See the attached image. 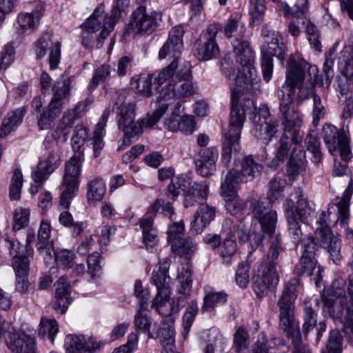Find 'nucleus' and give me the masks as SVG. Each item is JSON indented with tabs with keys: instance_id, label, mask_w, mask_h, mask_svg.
I'll return each mask as SVG.
<instances>
[{
	"instance_id": "obj_34",
	"label": "nucleus",
	"mask_w": 353,
	"mask_h": 353,
	"mask_svg": "<svg viewBox=\"0 0 353 353\" xmlns=\"http://www.w3.org/2000/svg\"><path fill=\"white\" fill-rule=\"evenodd\" d=\"M192 178L187 174H181L172 179L168 187V192L172 196V199L175 200L181 192H187L193 186Z\"/></svg>"
},
{
	"instance_id": "obj_9",
	"label": "nucleus",
	"mask_w": 353,
	"mask_h": 353,
	"mask_svg": "<svg viewBox=\"0 0 353 353\" xmlns=\"http://www.w3.org/2000/svg\"><path fill=\"white\" fill-rule=\"evenodd\" d=\"M118 126L123 132V143L130 145L132 139L142 134L143 127H147V119L134 121L135 105L132 103H122L119 107Z\"/></svg>"
},
{
	"instance_id": "obj_49",
	"label": "nucleus",
	"mask_w": 353,
	"mask_h": 353,
	"mask_svg": "<svg viewBox=\"0 0 353 353\" xmlns=\"http://www.w3.org/2000/svg\"><path fill=\"white\" fill-rule=\"evenodd\" d=\"M59 332V325L55 319L43 317L39 324V334L44 339H49L54 343V336Z\"/></svg>"
},
{
	"instance_id": "obj_59",
	"label": "nucleus",
	"mask_w": 353,
	"mask_h": 353,
	"mask_svg": "<svg viewBox=\"0 0 353 353\" xmlns=\"http://www.w3.org/2000/svg\"><path fill=\"white\" fill-rule=\"evenodd\" d=\"M192 268L188 264L182 265L178 269L177 279L181 283V293L185 294L190 290L192 282Z\"/></svg>"
},
{
	"instance_id": "obj_40",
	"label": "nucleus",
	"mask_w": 353,
	"mask_h": 353,
	"mask_svg": "<svg viewBox=\"0 0 353 353\" xmlns=\"http://www.w3.org/2000/svg\"><path fill=\"white\" fill-rule=\"evenodd\" d=\"M278 127L277 121L261 122L255 125L254 136L263 143H268L277 132Z\"/></svg>"
},
{
	"instance_id": "obj_10",
	"label": "nucleus",
	"mask_w": 353,
	"mask_h": 353,
	"mask_svg": "<svg viewBox=\"0 0 353 353\" xmlns=\"http://www.w3.org/2000/svg\"><path fill=\"white\" fill-rule=\"evenodd\" d=\"M177 67V64L174 61L166 68H165L157 77L153 76V84L155 88L163 85L165 83L164 88H168L171 86L176 85V82L179 83L180 88H194L198 87L197 83L193 81L190 69L185 70V72H180L177 76L174 77V72Z\"/></svg>"
},
{
	"instance_id": "obj_4",
	"label": "nucleus",
	"mask_w": 353,
	"mask_h": 353,
	"mask_svg": "<svg viewBox=\"0 0 353 353\" xmlns=\"http://www.w3.org/2000/svg\"><path fill=\"white\" fill-rule=\"evenodd\" d=\"M173 90H161L157 101L154 103V111L147 118L148 128L154 126L161 118L166 114L164 120V126L170 131H176L181 119L180 102L173 103L172 101L174 94Z\"/></svg>"
},
{
	"instance_id": "obj_20",
	"label": "nucleus",
	"mask_w": 353,
	"mask_h": 353,
	"mask_svg": "<svg viewBox=\"0 0 353 353\" xmlns=\"http://www.w3.org/2000/svg\"><path fill=\"white\" fill-rule=\"evenodd\" d=\"M218 157L219 152L216 148L212 147L201 150L195 159L197 173L203 177L212 175L216 170Z\"/></svg>"
},
{
	"instance_id": "obj_3",
	"label": "nucleus",
	"mask_w": 353,
	"mask_h": 353,
	"mask_svg": "<svg viewBox=\"0 0 353 353\" xmlns=\"http://www.w3.org/2000/svg\"><path fill=\"white\" fill-rule=\"evenodd\" d=\"M223 32L230 41L236 61L240 65L250 66L254 59V52L245 38V28L241 15L235 13L225 23Z\"/></svg>"
},
{
	"instance_id": "obj_38",
	"label": "nucleus",
	"mask_w": 353,
	"mask_h": 353,
	"mask_svg": "<svg viewBox=\"0 0 353 353\" xmlns=\"http://www.w3.org/2000/svg\"><path fill=\"white\" fill-rule=\"evenodd\" d=\"M241 182H245V179L240 174V172L231 170L228 172L221 183L222 194L229 195L235 194Z\"/></svg>"
},
{
	"instance_id": "obj_41",
	"label": "nucleus",
	"mask_w": 353,
	"mask_h": 353,
	"mask_svg": "<svg viewBox=\"0 0 353 353\" xmlns=\"http://www.w3.org/2000/svg\"><path fill=\"white\" fill-rule=\"evenodd\" d=\"M263 170L262 165L254 161L252 156H245L241 162L240 174L245 179V182L250 181L258 176Z\"/></svg>"
},
{
	"instance_id": "obj_52",
	"label": "nucleus",
	"mask_w": 353,
	"mask_h": 353,
	"mask_svg": "<svg viewBox=\"0 0 353 353\" xmlns=\"http://www.w3.org/2000/svg\"><path fill=\"white\" fill-rule=\"evenodd\" d=\"M346 283L341 278L335 279L330 287L325 289L322 294V299L324 297H332V299H347L345 295Z\"/></svg>"
},
{
	"instance_id": "obj_31",
	"label": "nucleus",
	"mask_w": 353,
	"mask_h": 353,
	"mask_svg": "<svg viewBox=\"0 0 353 353\" xmlns=\"http://www.w3.org/2000/svg\"><path fill=\"white\" fill-rule=\"evenodd\" d=\"M316 264L317 261L314 256H301L299 263L296 265L294 271L297 275L314 276L313 279L318 285L321 270Z\"/></svg>"
},
{
	"instance_id": "obj_62",
	"label": "nucleus",
	"mask_w": 353,
	"mask_h": 353,
	"mask_svg": "<svg viewBox=\"0 0 353 353\" xmlns=\"http://www.w3.org/2000/svg\"><path fill=\"white\" fill-rule=\"evenodd\" d=\"M108 17H105L99 9H96L92 16L83 23L81 26L86 30V31L94 32L101 28V23L104 24V21H107ZM104 25H103V27Z\"/></svg>"
},
{
	"instance_id": "obj_8",
	"label": "nucleus",
	"mask_w": 353,
	"mask_h": 353,
	"mask_svg": "<svg viewBox=\"0 0 353 353\" xmlns=\"http://www.w3.org/2000/svg\"><path fill=\"white\" fill-rule=\"evenodd\" d=\"M108 119V114L103 113L100 121L96 125L93 132L92 137H88L87 129L83 126H77L74 130L72 137V145L74 152L83 151L81 149L84 145L85 141L90 142L94 150L95 157H99L100 151L103 149L104 143L103 138L105 135V127Z\"/></svg>"
},
{
	"instance_id": "obj_50",
	"label": "nucleus",
	"mask_w": 353,
	"mask_h": 353,
	"mask_svg": "<svg viewBox=\"0 0 353 353\" xmlns=\"http://www.w3.org/2000/svg\"><path fill=\"white\" fill-rule=\"evenodd\" d=\"M265 11V0H250L249 14L253 26L261 23Z\"/></svg>"
},
{
	"instance_id": "obj_44",
	"label": "nucleus",
	"mask_w": 353,
	"mask_h": 353,
	"mask_svg": "<svg viewBox=\"0 0 353 353\" xmlns=\"http://www.w3.org/2000/svg\"><path fill=\"white\" fill-rule=\"evenodd\" d=\"M24 117V110L18 109L8 114L0 127V137L8 134L15 127L19 125Z\"/></svg>"
},
{
	"instance_id": "obj_39",
	"label": "nucleus",
	"mask_w": 353,
	"mask_h": 353,
	"mask_svg": "<svg viewBox=\"0 0 353 353\" xmlns=\"http://www.w3.org/2000/svg\"><path fill=\"white\" fill-rule=\"evenodd\" d=\"M237 251V244L232 239L231 235L227 234L219 248V254L222 263L225 265H230Z\"/></svg>"
},
{
	"instance_id": "obj_61",
	"label": "nucleus",
	"mask_w": 353,
	"mask_h": 353,
	"mask_svg": "<svg viewBox=\"0 0 353 353\" xmlns=\"http://www.w3.org/2000/svg\"><path fill=\"white\" fill-rule=\"evenodd\" d=\"M75 259V254L69 250H59L54 252V261L58 267L65 270L70 268Z\"/></svg>"
},
{
	"instance_id": "obj_51",
	"label": "nucleus",
	"mask_w": 353,
	"mask_h": 353,
	"mask_svg": "<svg viewBox=\"0 0 353 353\" xmlns=\"http://www.w3.org/2000/svg\"><path fill=\"white\" fill-rule=\"evenodd\" d=\"M87 102L82 101L78 103L74 109L68 110L65 112L61 119V124L65 125L63 129V134H68L67 128H70L74 120L80 117L81 113L86 110Z\"/></svg>"
},
{
	"instance_id": "obj_21",
	"label": "nucleus",
	"mask_w": 353,
	"mask_h": 353,
	"mask_svg": "<svg viewBox=\"0 0 353 353\" xmlns=\"http://www.w3.org/2000/svg\"><path fill=\"white\" fill-rule=\"evenodd\" d=\"M7 345L12 353H37L34 338L24 332L10 333Z\"/></svg>"
},
{
	"instance_id": "obj_48",
	"label": "nucleus",
	"mask_w": 353,
	"mask_h": 353,
	"mask_svg": "<svg viewBox=\"0 0 353 353\" xmlns=\"http://www.w3.org/2000/svg\"><path fill=\"white\" fill-rule=\"evenodd\" d=\"M283 251L284 248L281 245L279 236L276 235L272 237L266 257L263 262L278 266L279 256Z\"/></svg>"
},
{
	"instance_id": "obj_45",
	"label": "nucleus",
	"mask_w": 353,
	"mask_h": 353,
	"mask_svg": "<svg viewBox=\"0 0 353 353\" xmlns=\"http://www.w3.org/2000/svg\"><path fill=\"white\" fill-rule=\"evenodd\" d=\"M60 112L56 108L48 105L45 110L37 114V125L41 130H49L54 126V121L60 115Z\"/></svg>"
},
{
	"instance_id": "obj_2",
	"label": "nucleus",
	"mask_w": 353,
	"mask_h": 353,
	"mask_svg": "<svg viewBox=\"0 0 353 353\" xmlns=\"http://www.w3.org/2000/svg\"><path fill=\"white\" fill-rule=\"evenodd\" d=\"M256 110L252 94L248 90H233L231 94V111L229 129L224 133L225 141L232 144L234 151L240 150L239 140L248 112Z\"/></svg>"
},
{
	"instance_id": "obj_63",
	"label": "nucleus",
	"mask_w": 353,
	"mask_h": 353,
	"mask_svg": "<svg viewBox=\"0 0 353 353\" xmlns=\"http://www.w3.org/2000/svg\"><path fill=\"white\" fill-rule=\"evenodd\" d=\"M30 210L21 207L17 208L14 212L12 228L14 231L20 230L28 225Z\"/></svg>"
},
{
	"instance_id": "obj_55",
	"label": "nucleus",
	"mask_w": 353,
	"mask_h": 353,
	"mask_svg": "<svg viewBox=\"0 0 353 353\" xmlns=\"http://www.w3.org/2000/svg\"><path fill=\"white\" fill-rule=\"evenodd\" d=\"M227 294L221 292H210L205 294L203 299L202 310L210 312L214 307L221 305L226 301Z\"/></svg>"
},
{
	"instance_id": "obj_27",
	"label": "nucleus",
	"mask_w": 353,
	"mask_h": 353,
	"mask_svg": "<svg viewBox=\"0 0 353 353\" xmlns=\"http://www.w3.org/2000/svg\"><path fill=\"white\" fill-rule=\"evenodd\" d=\"M215 214L214 208L207 204H201L194 214L193 221H191V230L196 234L201 233L214 219Z\"/></svg>"
},
{
	"instance_id": "obj_47",
	"label": "nucleus",
	"mask_w": 353,
	"mask_h": 353,
	"mask_svg": "<svg viewBox=\"0 0 353 353\" xmlns=\"http://www.w3.org/2000/svg\"><path fill=\"white\" fill-rule=\"evenodd\" d=\"M19 261L13 265V268L16 275V290L21 292H25L28 288V281L27 279L28 272L29 270V264L23 263L19 264Z\"/></svg>"
},
{
	"instance_id": "obj_57",
	"label": "nucleus",
	"mask_w": 353,
	"mask_h": 353,
	"mask_svg": "<svg viewBox=\"0 0 353 353\" xmlns=\"http://www.w3.org/2000/svg\"><path fill=\"white\" fill-rule=\"evenodd\" d=\"M198 312V306L196 302L192 301L186 308L185 312L183 316V329L181 334L185 339L188 335L190 327L194 321L195 316Z\"/></svg>"
},
{
	"instance_id": "obj_14",
	"label": "nucleus",
	"mask_w": 353,
	"mask_h": 353,
	"mask_svg": "<svg viewBox=\"0 0 353 353\" xmlns=\"http://www.w3.org/2000/svg\"><path fill=\"white\" fill-rule=\"evenodd\" d=\"M335 50L330 49L328 52L325 53V61L323 63V71L325 75V80L323 81L322 75L319 74V70L315 65H310L307 70V83L308 88H316L317 87H329L330 84L334 77V55Z\"/></svg>"
},
{
	"instance_id": "obj_22",
	"label": "nucleus",
	"mask_w": 353,
	"mask_h": 353,
	"mask_svg": "<svg viewBox=\"0 0 353 353\" xmlns=\"http://www.w3.org/2000/svg\"><path fill=\"white\" fill-rule=\"evenodd\" d=\"M283 208L288 225L289 234L294 243H299L306 235L304 236L301 221L296 218L294 210V201L291 199H286L283 204Z\"/></svg>"
},
{
	"instance_id": "obj_54",
	"label": "nucleus",
	"mask_w": 353,
	"mask_h": 353,
	"mask_svg": "<svg viewBox=\"0 0 353 353\" xmlns=\"http://www.w3.org/2000/svg\"><path fill=\"white\" fill-rule=\"evenodd\" d=\"M223 196L225 209L231 214L237 215L245 210V201L235 194Z\"/></svg>"
},
{
	"instance_id": "obj_15",
	"label": "nucleus",
	"mask_w": 353,
	"mask_h": 353,
	"mask_svg": "<svg viewBox=\"0 0 353 353\" xmlns=\"http://www.w3.org/2000/svg\"><path fill=\"white\" fill-rule=\"evenodd\" d=\"M219 30V24L212 23L207 27L203 32L196 48L198 57L201 60H210L219 55V47L216 37Z\"/></svg>"
},
{
	"instance_id": "obj_16",
	"label": "nucleus",
	"mask_w": 353,
	"mask_h": 353,
	"mask_svg": "<svg viewBox=\"0 0 353 353\" xmlns=\"http://www.w3.org/2000/svg\"><path fill=\"white\" fill-rule=\"evenodd\" d=\"M316 236L320 246L327 252L330 259L338 264L341 259V241L339 236L333 234L330 228L326 226L317 228Z\"/></svg>"
},
{
	"instance_id": "obj_30",
	"label": "nucleus",
	"mask_w": 353,
	"mask_h": 353,
	"mask_svg": "<svg viewBox=\"0 0 353 353\" xmlns=\"http://www.w3.org/2000/svg\"><path fill=\"white\" fill-rule=\"evenodd\" d=\"M305 79V71L302 66L292 57L288 61L285 84L290 88L302 85Z\"/></svg>"
},
{
	"instance_id": "obj_5",
	"label": "nucleus",
	"mask_w": 353,
	"mask_h": 353,
	"mask_svg": "<svg viewBox=\"0 0 353 353\" xmlns=\"http://www.w3.org/2000/svg\"><path fill=\"white\" fill-rule=\"evenodd\" d=\"M299 285L300 282L297 278L291 279L285 283L276 303L279 311V328L287 335L298 327L294 321V313Z\"/></svg>"
},
{
	"instance_id": "obj_24",
	"label": "nucleus",
	"mask_w": 353,
	"mask_h": 353,
	"mask_svg": "<svg viewBox=\"0 0 353 353\" xmlns=\"http://www.w3.org/2000/svg\"><path fill=\"white\" fill-rule=\"evenodd\" d=\"M169 262L167 259L160 261L157 270H154L152 276V282L157 290V295H162L169 297L170 294V278L168 275Z\"/></svg>"
},
{
	"instance_id": "obj_7",
	"label": "nucleus",
	"mask_w": 353,
	"mask_h": 353,
	"mask_svg": "<svg viewBox=\"0 0 353 353\" xmlns=\"http://www.w3.org/2000/svg\"><path fill=\"white\" fill-rule=\"evenodd\" d=\"M261 35L265 39L261 50V65L263 79L269 81L273 72V57L282 60L285 52V46L282 36L279 32L270 28L267 25L262 27Z\"/></svg>"
},
{
	"instance_id": "obj_46",
	"label": "nucleus",
	"mask_w": 353,
	"mask_h": 353,
	"mask_svg": "<svg viewBox=\"0 0 353 353\" xmlns=\"http://www.w3.org/2000/svg\"><path fill=\"white\" fill-rule=\"evenodd\" d=\"M87 199L88 202L101 201L106 192L105 184L100 178H95L88 183Z\"/></svg>"
},
{
	"instance_id": "obj_60",
	"label": "nucleus",
	"mask_w": 353,
	"mask_h": 353,
	"mask_svg": "<svg viewBox=\"0 0 353 353\" xmlns=\"http://www.w3.org/2000/svg\"><path fill=\"white\" fill-rule=\"evenodd\" d=\"M350 299L347 306L343 331L349 342L353 343V287L350 289Z\"/></svg>"
},
{
	"instance_id": "obj_53",
	"label": "nucleus",
	"mask_w": 353,
	"mask_h": 353,
	"mask_svg": "<svg viewBox=\"0 0 353 353\" xmlns=\"http://www.w3.org/2000/svg\"><path fill=\"white\" fill-rule=\"evenodd\" d=\"M286 184V181L279 176L273 178L268 183L267 197L270 203H274L282 196V192Z\"/></svg>"
},
{
	"instance_id": "obj_37",
	"label": "nucleus",
	"mask_w": 353,
	"mask_h": 353,
	"mask_svg": "<svg viewBox=\"0 0 353 353\" xmlns=\"http://www.w3.org/2000/svg\"><path fill=\"white\" fill-rule=\"evenodd\" d=\"M309 98L312 99V123L314 126H316L319 125V121L325 117V107L322 103L321 97L314 92H309L308 90H303V98L299 97L298 102L301 103L303 101Z\"/></svg>"
},
{
	"instance_id": "obj_11",
	"label": "nucleus",
	"mask_w": 353,
	"mask_h": 353,
	"mask_svg": "<svg viewBox=\"0 0 353 353\" xmlns=\"http://www.w3.org/2000/svg\"><path fill=\"white\" fill-rule=\"evenodd\" d=\"M277 265L262 262L254 275L253 290L259 297L266 296L279 282Z\"/></svg>"
},
{
	"instance_id": "obj_6",
	"label": "nucleus",
	"mask_w": 353,
	"mask_h": 353,
	"mask_svg": "<svg viewBox=\"0 0 353 353\" xmlns=\"http://www.w3.org/2000/svg\"><path fill=\"white\" fill-rule=\"evenodd\" d=\"M84 161L83 151L74 152L73 156L65 164V172L60 187L59 205L64 209L70 207L73 198L79 190V177Z\"/></svg>"
},
{
	"instance_id": "obj_19",
	"label": "nucleus",
	"mask_w": 353,
	"mask_h": 353,
	"mask_svg": "<svg viewBox=\"0 0 353 353\" xmlns=\"http://www.w3.org/2000/svg\"><path fill=\"white\" fill-rule=\"evenodd\" d=\"M253 217L261 225V230L268 234L274 233L277 222V214L274 210H268L264 202L252 200L250 203Z\"/></svg>"
},
{
	"instance_id": "obj_56",
	"label": "nucleus",
	"mask_w": 353,
	"mask_h": 353,
	"mask_svg": "<svg viewBox=\"0 0 353 353\" xmlns=\"http://www.w3.org/2000/svg\"><path fill=\"white\" fill-rule=\"evenodd\" d=\"M8 247L10 250V254L13 256V265L19 260V264L24 263L29 264V256L25 252V248L20 244L18 241L6 239Z\"/></svg>"
},
{
	"instance_id": "obj_23",
	"label": "nucleus",
	"mask_w": 353,
	"mask_h": 353,
	"mask_svg": "<svg viewBox=\"0 0 353 353\" xmlns=\"http://www.w3.org/2000/svg\"><path fill=\"white\" fill-rule=\"evenodd\" d=\"M60 156L58 152L54 151L50 152L46 159L41 161L37 169L32 172V178L35 183H42L60 165Z\"/></svg>"
},
{
	"instance_id": "obj_42",
	"label": "nucleus",
	"mask_w": 353,
	"mask_h": 353,
	"mask_svg": "<svg viewBox=\"0 0 353 353\" xmlns=\"http://www.w3.org/2000/svg\"><path fill=\"white\" fill-rule=\"evenodd\" d=\"M171 248L176 255L189 259L196 250V243L192 238L186 237L172 243Z\"/></svg>"
},
{
	"instance_id": "obj_17",
	"label": "nucleus",
	"mask_w": 353,
	"mask_h": 353,
	"mask_svg": "<svg viewBox=\"0 0 353 353\" xmlns=\"http://www.w3.org/2000/svg\"><path fill=\"white\" fill-rule=\"evenodd\" d=\"M157 26V20L152 14L146 12L144 6H139L132 14L129 30L134 34H151Z\"/></svg>"
},
{
	"instance_id": "obj_28",
	"label": "nucleus",
	"mask_w": 353,
	"mask_h": 353,
	"mask_svg": "<svg viewBox=\"0 0 353 353\" xmlns=\"http://www.w3.org/2000/svg\"><path fill=\"white\" fill-rule=\"evenodd\" d=\"M353 287V285L348 288V299H332V297H324L323 310V312L325 315H328L334 319H339L342 321L341 319L343 314V305L346 306L349 304L350 295V289ZM347 309V307H345Z\"/></svg>"
},
{
	"instance_id": "obj_1",
	"label": "nucleus",
	"mask_w": 353,
	"mask_h": 353,
	"mask_svg": "<svg viewBox=\"0 0 353 353\" xmlns=\"http://www.w3.org/2000/svg\"><path fill=\"white\" fill-rule=\"evenodd\" d=\"M279 96L283 133L280 138L275 157L269 164L273 169L277 168L289 157L292 143L299 144L304 137V132L301 130L302 114L293 107L295 99L298 101L299 97L303 98V90H298V92L296 90H281Z\"/></svg>"
},
{
	"instance_id": "obj_29",
	"label": "nucleus",
	"mask_w": 353,
	"mask_h": 353,
	"mask_svg": "<svg viewBox=\"0 0 353 353\" xmlns=\"http://www.w3.org/2000/svg\"><path fill=\"white\" fill-rule=\"evenodd\" d=\"M208 194V185L206 182L194 183L193 186L184 194L183 205L185 208L196 203L200 205L205 201Z\"/></svg>"
},
{
	"instance_id": "obj_13",
	"label": "nucleus",
	"mask_w": 353,
	"mask_h": 353,
	"mask_svg": "<svg viewBox=\"0 0 353 353\" xmlns=\"http://www.w3.org/2000/svg\"><path fill=\"white\" fill-rule=\"evenodd\" d=\"M61 43L59 41H54L50 33L43 34L34 44V54L37 59L43 58L47 50H50L49 63L50 69L54 70L58 67L61 59Z\"/></svg>"
},
{
	"instance_id": "obj_43",
	"label": "nucleus",
	"mask_w": 353,
	"mask_h": 353,
	"mask_svg": "<svg viewBox=\"0 0 353 353\" xmlns=\"http://www.w3.org/2000/svg\"><path fill=\"white\" fill-rule=\"evenodd\" d=\"M93 342L90 339H86L83 335L70 334L65 339V347L67 353H79L85 348H88Z\"/></svg>"
},
{
	"instance_id": "obj_18",
	"label": "nucleus",
	"mask_w": 353,
	"mask_h": 353,
	"mask_svg": "<svg viewBox=\"0 0 353 353\" xmlns=\"http://www.w3.org/2000/svg\"><path fill=\"white\" fill-rule=\"evenodd\" d=\"M184 31L181 26L174 27L169 32L166 43L161 47L159 52L160 59L169 57L173 59L176 64V59L180 57L183 48V37Z\"/></svg>"
},
{
	"instance_id": "obj_36",
	"label": "nucleus",
	"mask_w": 353,
	"mask_h": 353,
	"mask_svg": "<svg viewBox=\"0 0 353 353\" xmlns=\"http://www.w3.org/2000/svg\"><path fill=\"white\" fill-rule=\"evenodd\" d=\"M254 63V61L249 67L245 65H241L245 70H247L249 77H248L247 74H245V72H239L234 79L235 85L237 87L248 88V86H250L252 88H256V87L259 86V83L260 82L261 79L256 75V70L253 67Z\"/></svg>"
},
{
	"instance_id": "obj_33",
	"label": "nucleus",
	"mask_w": 353,
	"mask_h": 353,
	"mask_svg": "<svg viewBox=\"0 0 353 353\" xmlns=\"http://www.w3.org/2000/svg\"><path fill=\"white\" fill-rule=\"evenodd\" d=\"M150 312L145 305H141L134 319V325L137 332L145 333L149 339H152L153 335L150 332L152 320L150 316Z\"/></svg>"
},
{
	"instance_id": "obj_64",
	"label": "nucleus",
	"mask_w": 353,
	"mask_h": 353,
	"mask_svg": "<svg viewBox=\"0 0 353 353\" xmlns=\"http://www.w3.org/2000/svg\"><path fill=\"white\" fill-rule=\"evenodd\" d=\"M209 337V343L203 348L204 353H214L215 349L223 350L225 341L217 330H210Z\"/></svg>"
},
{
	"instance_id": "obj_32",
	"label": "nucleus",
	"mask_w": 353,
	"mask_h": 353,
	"mask_svg": "<svg viewBox=\"0 0 353 353\" xmlns=\"http://www.w3.org/2000/svg\"><path fill=\"white\" fill-rule=\"evenodd\" d=\"M293 196L296 199V205L294 204V211L296 218L302 223L307 221L308 218L314 213L312 204L307 198L303 195L301 188L294 190Z\"/></svg>"
},
{
	"instance_id": "obj_26",
	"label": "nucleus",
	"mask_w": 353,
	"mask_h": 353,
	"mask_svg": "<svg viewBox=\"0 0 353 353\" xmlns=\"http://www.w3.org/2000/svg\"><path fill=\"white\" fill-rule=\"evenodd\" d=\"M295 6L296 10H292L286 3H284L283 4V10L285 17L292 16L297 19L305 18V20L302 21V24L305 25L306 23L305 32L307 37L319 33L316 27L307 21L306 15L308 12L307 0H299Z\"/></svg>"
},
{
	"instance_id": "obj_12",
	"label": "nucleus",
	"mask_w": 353,
	"mask_h": 353,
	"mask_svg": "<svg viewBox=\"0 0 353 353\" xmlns=\"http://www.w3.org/2000/svg\"><path fill=\"white\" fill-rule=\"evenodd\" d=\"M323 133L324 142L330 152L332 153L339 149L343 162L347 163L351 159L349 138L343 133L339 132L335 126L330 124L323 126Z\"/></svg>"
},
{
	"instance_id": "obj_25",
	"label": "nucleus",
	"mask_w": 353,
	"mask_h": 353,
	"mask_svg": "<svg viewBox=\"0 0 353 353\" xmlns=\"http://www.w3.org/2000/svg\"><path fill=\"white\" fill-rule=\"evenodd\" d=\"M288 347L283 340L275 338L270 341L263 333L259 335L256 343L254 345L252 353H286Z\"/></svg>"
},
{
	"instance_id": "obj_58",
	"label": "nucleus",
	"mask_w": 353,
	"mask_h": 353,
	"mask_svg": "<svg viewBox=\"0 0 353 353\" xmlns=\"http://www.w3.org/2000/svg\"><path fill=\"white\" fill-rule=\"evenodd\" d=\"M343 336L337 330L330 332L325 350L322 353H342Z\"/></svg>"
},
{
	"instance_id": "obj_35",
	"label": "nucleus",
	"mask_w": 353,
	"mask_h": 353,
	"mask_svg": "<svg viewBox=\"0 0 353 353\" xmlns=\"http://www.w3.org/2000/svg\"><path fill=\"white\" fill-rule=\"evenodd\" d=\"M168 299L169 297H164L162 295H156L153 300L152 307L160 315L163 316V319L172 317L171 316L172 313H176L179 311L181 298L178 299L177 304H175L174 301L170 302Z\"/></svg>"
}]
</instances>
